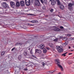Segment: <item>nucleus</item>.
Masks as SVG:
<instances>
[{
  "label": "nucleus",
  "instance_id": "f257e3e1",
  "mask_svg": "<svg viewBox=\"0 0 74 74\" xmlns=\"http://www.w3.org/2000/svg\"><path fill=\"white\" fill-rule=\"evenodd\" d=\"M56 62H57V66H58L61 69L62 71H63V67H62V66L60 65V62H59V60L58 59H56Z\"/></svg>",
  "mask_w": 74,
  "mask_h": 74
},
{
  "label": "nucleus",
  "instance_id": "f03ea898",
  "mask_svg": "<svg viewBox=\"0 0 74 74\" xmlns=\"http://www.w3.org/2000/svg\"><path fill=\"white\" fill-rule=\"evenodd\" d=\"M56 48L57 49V50L59 53L62 52L63 51V49L62 48L59 46H57L56 47Z\"/></svg>",
  "mask_w": 74,
  "mask_h": 74
},
{
  "label": "nucleus",
  "instance_id": "7ed1b4c3",
  "mask_svg": "<svg viewBox=\"0 0 74 74\" xmlns=\"http://www.w3.org/2000/svg\"><path fill=\"white\" fill-rule=\"evenodd\" d=\"M35 5L36 6H38L40 5V2L39 0H35Z\"/></svg>",
  "mask_w": 74,
  "mask_h": 74
},
{
  "label": "nucleus",
  "instance_id": "20e7f679",
  "mask_svg": "<svg viewBox=\"0 0 74 74\" xmlns=\"http://www.w3.org/2000/svg\"><path fill=\"white\" fill-rule=\"evenodd\" d=\"M53 29L54 31H55L56 32L60 31V29L59 28L57 27H53Z\"/></svg>",
  "mask_w": 74,
  "mask_h": 74
},
{
  "label": "nucleus",
  "instance_id": "39448f33",
  "mask_svg": "<svg viewBox=\"0 0 74 74\" xmlns=\"http://www.w3.org/2000/svg\"><path fill=\"white\" fill-rule=\"evenodd\" d=\"M25 4L26 5H27V6L30 5V0H25Z\"/></svg>",
  "mask_w": 74,
  "mask_h": 74
},
{
  "label": "nucleus",
  "instance_id": "423d86ee",
  "mask_svg": "<svg viewBox=\"0 0 74 74\" xmlns=\"http://www.w3.org/2000/svg\"><path fill=\"white\" fill-rule=\"evenodd\" d=\"M10 4L11 7H12V8H15V3L13 1H11L10 2Z\"/></svg>",
  "mask_w": 74,
  "mask_h": 74
},
{
  "label": "nucleus",
  "instance_id": "0eeeda50",
  "mask_svg": "<svg viewBox=\"0 0 74 74\" xmlns=\"http://www.w3.org/2000/svg\"><path fill=\"white\" fill-rule=\"evenodd\" d=\"M49 45L50 47H51L52 49H53V50L55 49V47H54V46H53V43H49Z\"/></svg>",
  "mask_w": 74,
  "mask_h": 74
},
{
  "label": "nucleus",
  "instance_id": "6e6552de",
  "mask_svg": "<svg viewBox=\"0 0 74 74\" xmlns=\"http://www.w3.org/2000/svg\"><path fill=\"white\" fill-rule=\"evenodd\" d=\"M2 5L3 8H6L7 7V4L5 2H3L2 3Z\"/></svg>",
  "mask_w": 74,
  "mask_h": 74
},
{
  "label": "nucleus",
  "instance_id": "1a4fd4ad",
  "mask_svg": "<svg viewBox=\"0 0 74 74\" xmlns=\"http://www.w3.org/2000/svg\"><path fill=\"white\" fill-rule=\"evenodd\" d=\"M21 5L22 7L24 6L25 5V2L23 1H21L20 2Z\"/></svg>",
  "mask_w": 74,
  "mask_h": 74
},
{
  "label": "nucleus",
  "instance_id": "9d476101",
  "mask_svg": "<svg viewBox=\"0 0 74 74\" xmlns=\"http://www.w3.org/2000/svg\"><path fill=\"white\" fill-rule=\"evenodd\" d=\"M44 45V44H41L39 45V48L40 49H43L45 47Z\"/></svg>",
  "mask_w": 74,
  "mask_h": 74
},
{
  "label": "nucleus",
  "instance_id": "9b49d317",
  "mask_svg": "<svg viewBox=\"0 0 74 74\" xmlns=\"http://www.w3.org/2000/svg\"><path fill=\"white\" fill-rule=\"evenodd\" d=\"M41 3L43 4V3H44L45 4H47V0H43L44 1H43V0H40Z\"/></svg>",
  "mask_w": 74,
  "mask_h": 74
},
{
  "label": "nucleus",
  "instance_id": "f8f14e48",
  "mask_svg": "<svg viewBox=\"0 0 74 74\" xmlns=\"http://www.w3.org/2000/svg\"><path fill=\"white\" fill-rule=\"evenodd\" d=\"M60 7L61 10H64V7L63 5H60Z\"/></svg>",
  "mask_w": 74,
  "mask_h": 74
},
{
  "label": "nucleus",
  "instance_id": "ddd939ff",
  "mask_svg": "<svg viewBox=\"0 0 74 74\" xmlns=\"http://www.w3.org/2000/svg\"><path fill=\"white\" fill-rule=\"evenodd\" d=\"M36 52H37L38 53H39L40 54H41L42 53V51L40 50L36 49Z\"/></svg>",
  "mask_w": 74,
  "mask_h": 74
},
{
  "label": "nucleus",
  "instance_id": "4468645a",
  "mask_svg": "<svg viewBox=\"0 0 74 74\" xmlns=\"http://www.w3.org/2000/svg\"><path fill=\"white\" fill-rule=\"evenodd\" d=\"M56 0H53L51 2V4L52 5H54L56 4Z\"/></svg>",
  "mask_w": 74,
  "mask_h": 74
},
{
  "label": "nucleus",
  "instance_id": "2eb2a0df",
  "mask_svg": "<svg viewBox=\"0 0 74 74\" xmlns=\"http://www.w3.org/2000/svg\"><path fill=\"white\" fill-rule=\"evenodd\" d=\"M43 52L44 53H47V50L45 48L43 49Z\"/></svg>",
  "mask_w": 74,
  "mask_h": 74
},
{
  "label": "nucleus",
  "instance_id": "dca6fc26",
  "mask_svg": "<svg viewBox=\"0 0 74 74\" xmlns=\"http://www.w3.org/2000/svg\"><path fill=\"white\" fill-rule=\"evenodd\" d=\"M16 5L17 7H19L20 6V3L19 2H17L16 3Z\"/></svg>",
  "mask_w": 74,
  "mask_h": 74
},
{
  "label": "nucleus",
  "instance_id": "f3484780",
  "mask_svg": "<svg viewBox=\"0 0 74 74\" xmlns=\"http://www.w3.org/2000/svg\"><path fill=\"white\" fill-rule=\"evenodd\" d=\"M56 2H57V4L58 5H60V1L59 0H56Z\"/></svg>",
  "mask_w": 74,
  "mask_h": 74
},
{
  "label": "nucleus",
  "instance_id": "a211bd4d",
  "mask_svg": "<svg viewBox=\"0 0 74 74\" xmlns=\"http://www.w3.org/2000/svg\"><path fill=\"white\" fill-rule=\"evenodd\" d=\"M4 54H5V51H3L1 52V56H4Z\"/></svg>",
  "mask_w": 74,
  "mask_h": 74
},
{
  "label": "nucleus",
  "instance_id": "6ab92c4d",
  "mask_svg": "<svg viewBox=\"0 0 74 74\" xmlns=\"http://www.w3.org/2000/svg\"><path fill=\"white\" fill-rule=\"evenodd\" d=\"M31 22H32V23H38V21H36L35 20H33L31 21Z\"/></svg>",
  "mask_w": 74,
  "mask_h": 74
},
{
  "label": "nucleus",
  "instance_id": "aec40b11",
  "mask_svg": "<svg viewBox=\"0 0 74 74\" xmlns=\"http://www.w3.org/2000/svg\"><path fill=\"white\" fill-rule=\"evenodd\" d=\"M23 54L24 55H25V56L27 55V52H26V51H24Z\"/></svg>",
  "mask_w": 74,
  "mask_h": 74
},
{
  "label": "nucleus",
  "instance_id": "412c9836",
  "mask_svg": "<svg viewBox=\"0 0 74 74\" xmlns=\"http://www.w3.org/2000/svg\"><path fill=\"white\" fill-rule=\"evenodd\" d=\"M30 53L31 55L33 54V48H31V50L30 51Z\"/></svg>",
  "mask_w": 74,
  "mask_h": 74
},
{
  "label": "nucleus",
  "instance_id": "4be33fe9",
  "mask_svg": "<svg viewBox=\"0 0 74 74\" xmlns=\"http://www.w3.org/2000/svg\"><path fill=\"white\" fill-rule=\"evenodd\" d=\"M73 4L72 3H70L68 4V6L70 7H72V6H73Z\"/></svg>",
  "mask_w": 74,
  "mask_h": 74
},
{
  "label": "nucleus",
  "instance_id": "5701e85b",
  "mask_svg": "<svg viewBox=\"0 0 74 74\" xmlns=\"http://www.w3.org/2000/svg\"><path fill=\"white\" fill-rule=\"evenodd\" d=\"M21 58H22V56L20 55L18 56V59L19 60H21Z\"/></svg>",
  "mask_w": 74,
  "mask_h": 74
},
{
  "label": "nucleus",
  "instance_id": "b1692460",
  "mask_svg": "<svg viewBox=\"0 0 74 74\" xmlns=\"http://www.w3.org/2000/svg\"><path fill=\"white\" fill-rule=\"evenodd\" d=\"M17 44L18 45H21L22 44H23V43H17Z\"/></svg>",
  "mask_w": 74,
  "mask_h": 74
},
{
  "label": "nucleus",
  "instance_id": "393cba45",
  "mask_svg": "<svg viewBox=\"0 0 74 74\" xmlns=\"http://www.w3.org/2000/svg\"><path fill=\"white\" fill-rule=\"evenodd\" d=\"M58 38H56V39L54 40L53 41H55V42H57V41H58Z\"/></svg>",
  "mask_w": 74,
  "mask_h": 74
},
{
  "label": "nucleus",
  "instance_id": "a878e982",
  "mask_svg": "<svg viewBox=\"0 0 74 74\" xmlns=\"http://www.w3.org/2000/svg\"><path fill=\"white\" fill-rule=\"evenodd\" d=\"M55 71H51L50 72V73L51 74L52 73H55Z\"/></svg>",
  "mask_w": 74,
  "mask_h": 74
},
{
  "label": "nucleus",
  "instance_id": "bb28decb",
  "mask_svg": "<svg viewBox=\"0 0 74 74\" xmlns=\"http://www.w3.org/2000/svg\"><path fill=\"white\" fill-rule=\"evenodd\" d=\"M67 40V37H64L63 39V40Z\"/></svg>",
  "mask_w": 74,
  "mask_h": 74
},
{
  "label": "nucleus",
  "instance_id": "cd10ccee",
  "mask_svg": "<svg viewBox=\"0 0 74 74\" xmlns=\"http://www.w3.org/2000/svg\"><path fill=\"white\" fill-rule=\"evenodd\" d=\"M67 53L66 52L64 53L62 55V56H66V54Z\"/></svg>",
  "mask_w": 74,
  "mask_h": 74
},
{
  "label": "nucleus",
  "instance_id": "c85d7f7f",
  "mask_svg": "<svg viewBox=\"0 0 74 74\" xmlns=\"http://www.w3.org/2000/svg\"><path fill=\"white\" fill-rule=\"evenodd\" d=\"M25 66H26L27 67H30V65H29V64H27L25 65Z\"/></svg>",
  "mask_w": 74,
  "mask_h": 74
},
{
  "label": "nucleus",
  "instance_id": "c756f323",
  "mask_svg": "<svg viewBox=\"0 0 74 74\" xmlns=\"http://www.w3.org/2000/svg\"><path fill=\"white\" fill-rule=\"evenodd\" d=\"M68 8L70 11H71V7H69Z\"/></svg>",
  "mask_w": 74,
  "mask_h": 74
},
{
  "label": "nucleus",
  "instance_id": "7c9ffc66",
  "mask_svg": "<svg viewBox=\"0 0 74 74\" xmlns=\"http://www.w3.org/2000/svg\"><path fill=\"white\" fill-rule=\"evenodd\" d=\"M50 11L51 12H52L53 11V9H51L50 10Z\"/></svg>",
  "mask_w": 74,
  "mask_h": 74
},
{
  "label": "nucleus",
  "instance_id": "2f4dec72",
  "mask_svg": "<svg viewBox=\"0 0 74 74\" xmlns=\"http://www.w3.org/2000/svg\"><path fill=\"white\" fill-rule=\"evenodd\" d=\"M66 43H64L62 45L63 46H66Z\"/></svg>",
  "mask_w": 74,
  "mask_h": 74
},
{
  "label": "nucleus",
  "instance_id": "473e14b6",
  "mask_svg": "<svg viewBox=\"0 0 74 74\" xmlns=\"http://www.w3.org/2000/svg\"><path fill=\"white\" fill-rule=\"evenodd\" d=\"M15 49V47H14L12 49L11 51H14V49Z\"/></svg>",
  "mask_w": 74,
  "mask_h": 74
},
{
  "label": "nucleus",
  "instance_id": "72a5a7b5",
  "mask_svg": "<svg viewBox=\"0 0 74 74\" xmlns=\"http://www.w3.org/2000/svg\"><path fill=\"white\" fill-rule=\"evenodd\" d=\"M42 66H45V63H44V62H42Z\"/></svg>",
  "mask_w": 74,
  "mask_h": 74
},
{
  "label": "nucleus",
  "instance_id": "f704fd0d",
  "mask_svg": "<svg viewBox=\"0 0 74 74\" xmlns=\"http://www.w3.org/2000/svg\"><path fill=\"white\" fill-rule=\"evenodd\" d=\"M32 48H32V47H29V49H28V50H31V49H32Z\"/></svg>",
  "mask_w": 74,
  "mask_h": 74
},
{
  "label": "nucleus",
  "instance_id": "c9c22d12",
  "mask_svg": "<svg viewBox=\"0 0 74 74\" xmlns=\"http://www.w3.org/2000/svg\"><path fill=\"white\" fill-rule=\"evenodd\" d=\"M60 29H63L64 27L63 26H60Z\"/></svg>",
  "mask_w": 74,
  "mask_h": 74
},
{
  "label": "nucleus",
  "instance_id": "e433bc0d",
  "mask_svg": "<svg viewBox=\"0 0 74 74\" xmlns=\"http://www.w3.org/2000/svg\"><path fill=\"white\" fill-rule=\"evenodd\" d=\"M32 56H33V57H34V58H36V56H35L32 55Z\"/></svg>",
  "mask_w": 74,
  "mask_h": 74
},
{
  "label": "nucleus",
  "instance_id": "4c0bfd02",
  "mask_svg": "<svg viewBox=\"0 0 74 74\" xmlns=\"http://www.w3.org/2000/svg\"><path fill=\"white\" fill-rule=\"evenodd\" d=\"M68 37H70L71 36V34H69L67 35Z\"/></svg>",
  "mask_w": 74,
  "mask_h": 74
},
{
  "label": "nucleus",
  "instance_id": "58836bf2",
  "mask_svg": "<svg viewBox=\"0 0 74 74\" xmlns=\"http://www.w3.org/2000/svg\"><path fill=\"white\" fill-rule=\"evenodd\" d=\"M24 70H25V71H27L28 69L27 68H25L24 69Z\"/></svg>",
  "mask_w": 74,
  "mask_h": 74
},
{
  "label": "nucleus",
  "instance_id": "ea45409f",
  "mask_svg": "<svg viewBox=\"0 0 74 74\" xmlns=\"http://www.w3.org/2000/svg\"><path fill=\"white\" fill-rule=\"evenodd\" d=\"M72 4L74 6V1H72Z\"/></svg>",
  "mask_w": 74,
  "mask_h": 74
},
{
  "label": "nucleus",
  "instance_id": "a19ab883",
  "mask_svg": "<svg viewBox=\"0 0 74 74\" xmlns=\"http://www.w3.org/2000/svg\"><path fill=\"white\" fill-rule=\"evenodd\" d=\"M46 49H48V50H49L50 49L48 47H46Z\"/></svg>",
  "mask_w": 74,
  "mask_h": 74
},
{
  "label": "nucleus",
  "instance_id": "79ce46f5",
  "mask_svg": "<svg viewBox=\"0 0 74 74\" xmlns=\"http://www.w3.org/2000/svg\"><path fill=\"white\" fill-rule=\"evenodd\" d=\"M69 40H71V38H69V39H68Z\"/></svg>",
  "mask_w": 74,
  "mask_h": 74
},
{
  "label": "nucleus",
  "instance_id": "37998d69",
  "mask_svg": "<svg viewBox=\"0 0 74 74\" xmlns=\"http://www.w3.org/2000/svg\"><path fill=\"white\" fill-rule=\"evenodd\" d=\"M63 38V36H60V38Z\"/></svg>",
  "mask_w": 74,
  "mask_h": 74
},
{
  "label": "nucleus",
  "instance_id": "c03bdc74",
  "mask_svg": "<svg viewBox=\"0 0 74 74\" xmlns=\"http://www.w3.org/2000/svg\"><path fill=\"white\" fill-rule=\"evenodd\" d=\"M31 26H34V24H31Z\"/></svg>",
  "mask_w": 74,
  "mask_h": 74
},
{
  "label": "nucleus",
  "instance_id": "a18cd8bd",
  "mask_svg": "<svg viewBox=\"0 0 74 74\" xmlns=\"http://www.w3.org/2000/svg\"><path fill=\"white\" fill-rule=\"evenodd\" d=\"M72 54V53H69V55H71Z\"/></svg>",
  "mask_w": 74,
  "mask_h": 74
},
{
  "label": "nucleus",
  "instance_id": "49530a36",
  "mask_svg": "<svg viewBox=\"0 0 74 74\" xmlns=\"http://www.w3.org/2000/svg\"><path fill=\"white\" fill-rule=\"evenodd\" d=\"M31 24H28V25L29 26H31Z\"/></svg>",
  "mask_w": 74,
  "mask_h": 74
},
{
  "label": "nucleus",
  "instance_id": "de8ad7c7",
  "mask_svg": "<svg viewBox=\"0 0 74 74\" xmlns=\"http://www.w3.org/2000/svg\"><path fill=\"white\" fill-rule=\"evenodd\" d=\"M34 14H30V15H32V16H33V15H34Z\"/></svg>",
  "mask_w": 74,
  "mask_h": 74
},
{
  "label": "nucleus",
  "instance_id": "09e8293b",
  "mask_svg": "<svg viewBox=\"0 0 74 74\" xmlns=\"http://www.w3.org/2000/svg\"><path fill=\"white\" fill-rule=\"evenodd\" d=\"M69 49H70V46L69 47Z\"/></svg>",
  "mask_w": 74,
  "mask_h": 74
},
{
  "label": "nucleus",
  "instance_id": "8fccbe9b",
  "mask_svg": "<svg viewBox=\"0 0 74 74\" xmlns=\"http://www.w3.org/2000/svg\"><path fill=\"white\" fill-rule=\"evenodd\" d=\"M69 64H71V62H69Z\"/></svg>",
  "mask_w": 74,
  "mask_h": 74
},
{
  "label": "nucleus",
  "instance_id": "3c124183",
  "mask_svg": "<svg viewBox=\"0 0 74 74\" xmlns=\"http://www.w3.org/2000/svg\"><path fill=\"white\" fill-rule=\"evenodd\" d=\"M3 0V1H7V0Z\"/></svg>",
  "mask_w": 74,
  "mask_h": 74
},
{
  "label": "nucleus",
  "instance_id": "603ef678",
  "mask_svg": "<svg viewBox=\"0 0 74 74\" xmlns=\"http://www.w3.org/2000/svg\"><path fill=\"white\" fill-rule=\"evenodd\" d=\"M56 55H55V56H54V57H55V58H56Z\"/></svg>",
  "mask_w": 74,
  "mask_h": 74
},
{
  "label": "nucleus",
  "instance_id": "864d4df0",
  "mask_svg": "<svg viewBox=\"0 0 74 74\" xmlns=\"http://www.w3.org/2000/svg\"><path fill=\"white\" fill-rule=\"evenodd\" d=\"M50 1H52V0H49Z\"/></svg>",
  "mask_w": 74,
  "mask_h": 74
},
{
  "label": "nucleus",
  "instance_id": "5fc2aeb1",
  "mask_svg": "<svg viewBox=\"0 0 74 74\" xmlns=\"http://www.w3.org/2000/svg\"><path fill=\"white\" fill-rule=\"evenodd\" d=\"M43 9H44L45 8H43Z\"/></svg>",
  "mask_w": 74,
  "mask_h": 74
},
{
  "label": "nucleus",
  "instance_id": "6e6d98bb",
  "mask_svg": "<svg viewBox=\"0 0 74 74\" xmlns=\"http://www.w3.org/2000/svg\"><path fill=\"white\" fill-rule=\"evenodd\" d=\"M47 16H48V15H47Z\"/></svg>",
  "mask_w": 74,
  "mask_h": 74
},
{
  "label": "nucleus",
  "instance_id": "4d7b16f0",
  "mask_svg": "<svg viewBox=\"0 0 74 74\" xmlns=\"http://www.w3.org/2000/svg\"><path fill=\"white\" fill-rule=\"evenodd\" d=\"M73 58H74V57H73Z\"/></svg>",
  "mask_w": 74,
  "mask_h": 74
}]
</instances>
